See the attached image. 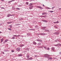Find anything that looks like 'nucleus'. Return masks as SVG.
<instances>
[{
    "label": "nucleus",
    "mask_w": 61,
    "mask_h": 61,
    "mask_svg": "<svg viewBox=\"0 0 61 61\" xmlns=\"http://www.w3.org/2000/svg\"><path fill=\"white\" fill-rule=\"evenodd\" d=\"M7 41H8V39H6L3 42V44H5L6 42H7Z\"/></svg>",
    "instance_id": "3"
},
{
    "label": "nucleus",
    "mask_w": 61,
    "mask_h": 61,
    "mask_svg": "<svg viewBox=\"0 0 61 61\" xmlns=\"http://www.w3.org/2000/svg\"><path fill=\"white\" fill-rule=\"evenodd\" d=\"M54 59H57V58H54Z\"/></svg>",
    "instance_id": "60"
},
{
    "label": "nucleus",
    "mask_w": 61,
    "mask_h": 61,
    "mask_svg": "<svg viewBox=\"0 0 61 61\" xmlns=\"http://www.w3.org/2000/svg\"><path fill=\"white\" fill-rule=\"evenodd\" d=\"M37 35H40V34H39L37 33Z\"/></svg>",
    "instance_id": "56"
},
{
    "label": "nucleus",
    "mask_w": 61,
    "mask_h": 61,
    "mask_svg": "<svg viewBox=\"0 0 61 61\" xmlns=\"http://www.w3.org/2000/svg\"><path fill=\"white\" fill-rule=\"evenodd\" d=\"M51 9V8H49V7H47V8H46V9Z\"/></svg>",
    "instance_id": "30"
},
{
    "label": "nucleus",
    "mask_w": 61,
    "mask_h": 61,
    "mask_svg": "<svg viewBox=\"0 0 61 61\" xmlns=\"http://www.w3.org/2000/svg\"><path fill=\"white\" fill-rule=\"evenodd\" d=\"M33 6H31L29 7L30 9H33Z\"/></svg>",
    "instance_id": "8"
},
{
    "label": "nucleus",
    "mask_w": 61,
    "mask_h": 61,
    "mask_svg": "<svg viewBox=\"0 0 61 61\" xmlns=\"http://www.w3.org/2000/svg\"><path fill=\"white\" fill-rule=\"evenodd\" d=\"M55 46H57V44L56 45H55Z\"/></svg>",
    "instance_id": "42"
},
{
    "label": "nucleus",
    "mask_w": 61,
    "mask_h": 61,
    "mask_svg": "<svg viewBox=\"0 0 61 61\" xmlns=\"http://www.w3.org/2000/svg\"><path fill=\"white\" fill-rule=\"evenodd\" d=\"M42 15H45L44 12H43V13H42Z\"/></svg>",
    "instance_id": "40"
},
{
    "label": "nucleus",
    "mask_w": 61,
    "mask_h": 61,
    "mask_svg": "<svg viewBox=\"0 0 61 61\" xmlns=\"http://www.w3.org/2000/svg\"><path fill=\"white\" fill-rule=\"evenodd\" d=\"M10 28H12V26L10 25Z\"/></svg>",
    "instance_id": "29"
},
{
    "label": "nucleus",
    "mask_w": 61,
    "mask_h": 61,
    "mask_svg": "<svg viewBox=\"0 0 61 61\" xmlns=\"http://www.w3.org/2000/svg\"><path fill=\"white\" fill-rule=\"evenodd\" d=\"M10 14H8L7 15V17H10Z\"/></svg>",
    "instance_id": "21"
},
{
    "label": "nucleus",
    "mask_w": 61,
    "mask_h": 61,
    "mask_svg": "<svg viewBox=\"0 0 61 61\" xmlns=\"http://www.w3.org/2000/svg\"><path fill=\"white\" fill-rule=\"evenodd\" d=\"M10 23H12L11 22H8L7 23V24H10Z\"/></svg>",
    "instance_id": "48"
},
{
    "label": "nucleus",
    "mask_w": 61,
    "mask_h": 61,
    "mask_svg": "<svg viewBox=\"0 0 61 61\" xmlns=\"http://www.w3.org/2000/svg\"><path fill=\"white\" fill-rule=\"evenodd\" d=\"M39 46L40 45H41V43L40 42H39L38 44H37Z\"/></svg>",
    "instance_id": "13"
},
{
    "label": "nucleus",
    "mask_w": 61,
    "mask_h": 61,
    "mask_svg": "<svg viewBox=\"0 0 61 61\" xmlns=\"http://www.w3.org/2000/svg\"><path fill=\"white\" fill-rule=\"evenodd\" d=\"M22 6V5H19V6Z\"/></svg>",
    "instance_id": "51"
},
{
    "label": "nucleus",
    "mask_w": 61,
    "mask_h": 61,
    "mask_svg": "<svg viewBox=\"0 0 61 61\" xmlns=\"http://www.w3.org/2000/svg\"><path fill=\"white\" fill-rule=\"evenodd\" d=\"M42 21H43V22H47V21L46 20H42Z\"/></svg>",
    "instance_id": "22"
},
{
    "label": "nucleus",
    "mask_w": 61,
    "mask_h": 61,
    "mask_svg": "<svg viewBox=\"0 0 61 61\" xmlns=\"http://www.w3.org/2000/svg\"><path fill=\"white\" fill-rule=\"evenodd\" d=\"M4 52H7V51L5 50H4Z\"/></svg>",
    "instance_id": "50"
},
{
    "label": "nucleus",
    "mask_w": 61,
    "mask_h": 61,
    "mask_svg": "<svg viewBox=\"0 0 61 61\" xmlns=\"http://www.w3.org/2000/svg\"><path fill=\"white\" fill-rule=\"evenodd\" d=\"M23 20V18H21L19 19V20H20V21H21V20Z\"/></svg>",
    "instance_id": "35"
},
{
    "label": "nucleus",
    "mask_w": 61,
    "mask_h": 61,
    "mask_svg": "<svg viewBox=\"0 0 61 61\" xmlns=\"http://www.w3.org/2000/svg\"><path fill=\"white\" fill-rule=\"evenodd\" d=\"M49 12H51V13H52V12H53L54 11H49Z\"/></svg>",
    "instance_id": "31"
},
{
    "label": "nucleus",
    "mask_w": 61,
    "mask_h": 61,
    "mask_svg": "<svg viewBox=\"0 0 61 61\" xmlns=\"http://www.w3.org/2000/svg\"><path fill=\"white\" fill-rule=\"evenodd\" d=\"M17 35H13V36H14L15 37V36H17Z\"/></svg>",
    "instance_id": "47"
},
{
    "label": "nucleus",
    "mask_w": 61,
    "mask_h": 61,
    "mask_svg": "<svg viewBox=\"0 0 61 61\" xmlns=\"http://www.w3.org/2000/svg\"><path fill=\"white\" fill-rule=\"evenodd\" d=\"M18 56H23V54H21L18 55Z\"/></svg>",
    "instance_id": "10"
},
{
    "label": "nucleus",
    "mask_w": 61,
    "mask_h": 61,
    "mask_svg": "<svg viewBox=\"0 0 61 61\" xmlns=\"http://www.w3.org/2000/svg\"><path fill=\"white\" fill-rule=\"evenodd\" d=\"M43 17L46 18V15H45L44 16H43Z\"/></svg>",
    "instance_id": "32"
},
{
    "label": "nucleus",
    "mask_w": 61,
    "mask_h": 61,
    "mask_svg": "<svg viewBox=\"0 0 61 61\" xmlns=\"http://www.w3.org/2000/svg\"><path fill=\"white\" fill-rule=\"evenodd\" d=\"M29 48H27L26 49V50H27V51H28L29 50Z\"/></svg>",
    "instance_id": "23"
},
{
    "label": "nucleus",
    "mask_w": 61,
    "mask_h": 61,
    "mask_svg": "<svg viewBox=\"0 0 61 61\" xmlns=\"http://www.w3.org/2000/svg\"><path fill=\"white\" fill-rule=\"evenodd\" d=\"M46 34L45 33H42L40 34V35L41 36H45V35Z\"/></svg>",
    "instance_id": "7"
},
{
    "label": "nucleus",
    "mask_w": 61,
    "mask_h": 61,
    "mask_svg": "<svg viewBox=\"0 0 61 61\" xmlns=\"http://www.w3.org/2000/svg\"><path fill=\"white\" fill-rule=\"evenodd\" d=\"M27 58H28L29 57L30 55H27Z\"/></svg>",
    "instance_id": "15"
},
{
    "label": "nucleus",
    "mask_w": 61,
    "mask_h": 61,
    "mask_svg": "<svg viewBox=\"0 0 61 61\" xmlns=\"http://www.w3.org/2000/svg\"><path fill=\"white\" fill-rule=\"evenodd\" d=\"M27 35L28 36H30V34L29 33H27Z\"/></svg>",
    "instance_id": "27"
},
{
    "label": "nucleus",
    "mask_w": 61,
    "mask_h": 61,
    "mask_svg": "<svg viewBox=\"0 0 61 61\" xmlns=\"http://www.w3.org/2000/svg\"><path fill=\"white\" fill-rule=\"evenodd\" d=\"M35 57H37V55H35Z\"/></svg>",
    "instance_id": "52"
},
{
    "label": "nucleus",
    "mask_w": 61,
    "mask_h": 61,
    "mask_svg": "<svg viewBox=\"0 0 61 61\" xmlns=\"http://www.w3.org/2000/svg\"><path fill=\"white\" fill-rule=\"evenodd\" d=\"M26 60H29V59H28H28H26Z\"/></svg>",
    "instance_id": "58"
},
{
    "label": "nucleus",
    "mask_w": 61,
    "mask_h": 61,
    "mask_svg": "<svg viewBox=\"0 0 61 61\" xmlns=\"http://www.w3.org/2000/svg\"><path fill=\"white\" fill-rule=\"evenodd\" d=\"M37 7H38V8H40L41 9H43V8L42 7H40V6H37Z\"/></svg>",
    "instance_id": "4"
},
{
    "label": "nucleus",
    "mask_w": 61,
    "mask_h": 61,
    "mask_svg": "<svg viewBox=\"0 0 61 61\" xmlns=\"http://www.w3.org/2000/svg\"><path fill=\"white\" fill-rule=\"evenodd\" d=\"M44 48H45V49H47V47H46L45 46L44 47Z\"/></svg>",
    "instance_id": "38"
},
{
    "label": "nucleus",
    "mask_w": 61,
    "mask_h": 61,
    "mask_svg": "<svg viewBox=\"0 0 61 61\" xmlns=\"http://www.w3.org/2000/svg\"><path fill=\"white\" fill-rule=\"evenodd\" d=\"M20 36V35H19L17 36V37H19Z\"/></svg>",
    "instance_id": "41"
},
{
    "label": "nucleus",
    "mask_w": 61,
    "mask_h": 61,
    "mask_svg": "<svg viewBox=\"0 0 61 61\" xmlns=\"http://www.w3.org/2000/svg\"><path fill=\"white\" fill-rule=\"evenodd\" d=\"M57 41H58V40H56L55 41L56 42H57Z\"/></svg>",
    "instance_id": "44"
},
{
    "label": "nucleus",
    "mask_w": 61,
    "mask_h": 61,
    "mask_svg": "<svg viewBox=\"0 0 61 61\" xmlns=\"http://www.w3.org/2000/svg\"><path fill=\"white\" fill-rule=\"evenodd\" d=\"M45 31H48V32H49V30H48L45 29Z\"/></svg>",
    "instance_id": "18"
},
{
    "label": "nucleus",
    "mask_w": 61,
    "mask_h": 61,
    "mask_svg": "<svg viewBox=\"0 0 61 61\" xmlns=\"http://www.w3.org/2000/svg\"><path fill=\"white\" fill-rule=\"evenodd\" d=\"M14 50H12V51H11V52H14Z\"/></svg>",
    "instance_id": "46"
},
{
    "label": "nucleus",
    "mask_w": 61,
    "mask_h": 61,
    "mask_svg": "<svg viewBox=\"0 0 61 61\" xmlns=\"http://www.w3.org/2000/svg\"><path fill=\"white\" fill-rule=\"evenodd\" d=\"M16 9L17 10H20V9L18 8H16Z\"/></svg>",
    "instance_id": "20"
},
{
    "label": "nucleus",
    "mask_w": 61,
    "mask_h": 61,
    "mask_svg": "<svg viewBox=\"0 0 61 61\" xmlns=\"http://www.w3.org/2000/svg\"><path fill=\"white\" fill-rule=\"evenodd\" d=\"M28 59H29V60H30V58H28Z\"/></svg>",
    "instance_id": "63"
},
{
    "label": "nucleus",
    "mask_w": 61,
    "mask_h": 61,
    "mask_svg": "<svg viewBox=\"0 0 61 61\" xmlns=\"http://www.w3.org/2000/svg\"><path fill=\"white\" fill-rule=\"evenodd\" d=\"M42 5H43V6H45V5H44V4H43Z\"/></svg>",
    "instance_id": "64"
},
{
    "label": "nucleus",
    "mask_w": 61,
    "mask_h": 61,
    "mask_svg": "<svg viewBox=\"0 0 61 61\" xmlns=\"http://www.w3.org/2000/svg\"><path fill=\"white\" fill-rule=\"evenodd\" d=\"M1 8H2V9H5V8L3 7H1Z\"/></svg>",
    "instance_id": "53"
},
{
    "label": "nucleus",
    "mask_w": 61,
    "mask_h": 61,
    "mask_svg": "<svg viewBox=\"0 0 61 61\" xmlns=\"http://www.w3.org/2000/svg\"><path fill=\"white\" fill-rule=\"evenodd\" d=\"M59 54H60V55H61V52H60L59 53Z\"/></svg>",
    "instance_id": "57"
},
{
    "label": "nucleus",
    "mask_w": 61,
    "mask_h": 61,
    "mask_svg": "<svg viewBox=\"0 0 61 61\" xmlns=\"http://www.w3.org/2000/svg\"><path fill=\"white\" fill-rule=\"evenodd\" d=\"M11 39H15V37H12Z\"/></svg>",
    "instance_id": "49"
},
{
    "label": "nucleus",
    "mask_w": 61,
    "mask_h": 61,
    "mask_svg": "<svg viewBox=\"0 0 61 61\" xmlns=\"http://www.w3.org/2000/svg\"><path fill=\"white\" fill-rule=\"evenodd\" d=\"M43 17L46 18V15H45L44 16H43Z\"/></svg>",
    "instance_id": "33"
},
{
    "label": "nucleus",
    "mask_w": 61,
    "mask_h": 61,
    "mask_svg": "<svg viewBox=\"0 0 61 61\" xmlns=\"http://www.w3.org/2000/svg\"><path fill=\"white\" fill-rule=\"evenodd\" d=\"M36 43L35 41H34V42H33V44L34 45H36Z\"/></svg>",
    "instance_id": "16"
},
{
    "label": "nucleus",
    "mask_w": 61,
    "mask_h": 61,
    "mask_svg": "<svg viewBox=\"0 0 61 61\" xmlns=\"http://www.w3.org/2000/svg\"><path fill=\"white\" fill-rule=\"evenodd\" d=\"M29 58H30V60H32L33 59V58H32L31 57Z\"/></svg>",
    "instance_id": "26"
},
{
    "label": "nucleus",
    "mask_w": 61,
    "mask_h": 61,
    "mask_svg": "<svg viewBox=\"0 0 61 61\" xmlns=\"http://www.w3.org/2000/svg\"><path fill=\"white\" fill-rule=\"evenodd\" d=\"M43 15H41L40 16V17H43Z\"/></svg>",
    "instance_id": "37"
},
{
    "label": "nucleus",
    "mask_w": 61,
    "mask_h": 61,
    "mask_svg": "<svg viewBox=\"0 0 61 61\" xmlns=\"http://www.w3.org/2000/svg\"><path fill=\"white\" fill-rule=\"evenodd\" d=\"M33 5V4L32 3H31L29 5V6H32Z\"/></svg>",
    "instance_id": "19"
},
{
    "label": "nucleus",
    "mask_w": 61,
    "mask_h": 61,
    "mask_svg": "<svg viewBox=\"0 0 61 61\" xmlns=\"http://www.w3.org/2000/svg\"><path fill=\"white\" fill-rule=\"evenodd\" d=\"M46 27H44L42 28V29L43 30H45V28H46Z\"/></svg>",
    "instance_id": "17"
},
{
    "label": "nucleus",
    "mask_w": 61,
    "mask_h": 61,
    "mask_svg": "<svg viewBox=\"0 0 61 61\" xmlns=\"http://www.w3.org/2000/svg\"><path fill=\"white\" fill-rule=\"evenodd\" d=\"M47 13L46 12H44V15H47Z\"/></svg>",
    "instance_id": "36"
},
{
    "label": "nucleus",
    "mask_w": 61,
    "mask_h": 61,
    "mask_svg": "<svg viewBox=\"0 0 61 61\" xmlns=\"http://www.w3.org/2000/svg\"><path fill=\"white\" fill-rule=\"evenodd\" d=\"M26 5H28V2H26Z\"/></svg>",
    "instance_id": "43"
},
{
    "label": "nucleus",
    "mask_w": 61,
    "mask_h": 61,
    "mask_svg": "<svg viewBox=\"0 0 61 61\" xmlns=\"http://www.w3.org/2000/svg\"><path fill=\"white\" fill-rule=\"evenodd\" d=\"M16 50L18 51H20V48H17Z\"/></svg>",
    "instance_id": "9"
},
{
    "label": "nucleus",
    "mask_w": 61,
    "mask_h": 61,
    "mask_svg": "<svg viewBox=\"0 0 61 61\" xmlns=\"http://www.w3.org/2000/svg\"><path fill=\"white\" fill-rule=\"evenodd\" d=\"M52 50L54 51V48L53 47H52L51 48Z\"/></svg>",
    "instance_id": "25"
},
{
    "label": "nucleus",
    "mask_w": 61,
    "mask_h": 61,
    "mask_svg": "<svg viewBox=\"0 0 61 61\" xmlns=\"http://www.w3.org/2000/svg\"><path fill=\"white\" fill-rule=\"evenodd\" d=\"M36 40L37 41H38V42H42V40L40 39H37Z\"/></svg>",
    "instance_id": "2"
},
{
    "label": "nucleus",
    "mask_w": 61,
    "mask_h": 61,
    "mask_svg": "<svg viewBox=\"0 0 61 61\" xmlns=\"http://www.w3.org/2000/svg\"><path fill=\"white\" fill-rule=\"evenodd\" d=\"M20 36H22V37H23V36H23L22 35H21Z\"/></svg>",
    "instance_id": "62"
},
{
    "label": "nucleus",
    "mask_w": 61,
    "mask_h": 61,
    "mask_svg": "<svg viewBox=\"0 0 61 61\" xmlns=\"http://www.w3.org/2000/svg\"><path fill=\"white\" fill-rule=\"evenodd\" d=\"M57 44V45L58 46H60V44Z\"/></svg>",
    "instance_id": "28"
},
{
    "label": "nucleus",
    "mask_w": 61,
    "mask_h": 61,
    "mask_svg": "<svg viewBox=\"0 0 61 61\" xmlns=\"http://www.w3.org/2000/svg\"><path fill=\"white\" fill-rule=\"evenodd\" d=\"M47 50H49L50 49L49 48H47Z\"/></svg>",
    "instance_id": "34"
},
{
    "label": "nucleus",
    "mask_w": 61,
    "mask_h": 61,
    "mask_svg": "<svg viewBox=\"0 0 61 61\" xmlns=\"http://www.w3.org/2000/svg\"><path fill=\"white\" fill-rule=\"evenodd\" d=\"M21 46H25V45H24L22 44L21 45Z\"/></svg>",
    "instance_id": "55"
},
{
    "label": "nucleus",
    "mask_w": 61,
    "mask_h": 61,
    "mask_svg": "<svg viewBox=\"0 0 61 61\" xmlns=\"http://www.w3.org/2000/svg\"><path fill=\"white\" fill-rule=\"evenodd\" d=\"M50 56V55L47 54H45L44 55V57H46V58H48Z\"/></svg>",
    "instance_id": "1"
},
{
    "label": "nucleus",
    "mask_w": 61,
    "mask_h": 61,
    "mask_svg": "<svg viewBox=\"0 0 61 61\" xmlns=\"http://www.w3.org/2000/svg\"><path fill=\"white\" fill-rule=\"evenodd\" d=\"M59 10H61V8H59Z\"/></svg>",
    "instance_id": "54"
},
{
    "label": "nucleus",
    "mask_w": 61,
    "mask_h": 61,
    "mask_svg": "<svg viewBox=\"0 0 61 61\" xmlns=\"http://www.w3.org/2000/svg\"><path fill=\"white\" fill-rule=\"evenodd\" d=\"M15 1V0H12L11 1H9V2L8 3H11L12 2H13V1Z\"/></svg>",
    "instance_id": "14"
},
{
    "label": "nucleus",
    "mask_w": 61,
    "mask_h": 61,
    "mask_svg": "<svg viewBox=\"0 0 61 61\" xmlns=\"http://www.w3.org/2000/svg\"><path fill=\"white\" fill-rule=\"evenodd\" d=\"M8 29L9 30H10V31L12 30V29L10 28H8Z\"/></svg>",
    "instance_id": "24"
},
{
    "label": "nucleus",
    "mask_w": 61,
    "mask_h": 61,
    "mask_svg": "<svg viewBox=\"0 0 61 61\" xmlns=\"http://www.w3.org/2000/svg\"><path fill=\"white\" fill-rule=\"evenodd\" d=\"M1 43H2V42H3V40H4V39H1Z\"/></svg>",
    "instance_id": "12"
},
{
    "label": "nucleus",
    "mask_w": 61,
    "mask_h": 61,
    "mask_svg": "<svg viewBox=\"0 0 61 61\" xmlns=\"http://www.w3.org/2000/svg\"><path fill=\"white\" fill-rule=\"evenodd\" d=\"M34 31L35 30V29H32Z\"/></svg>",
    "instance_id": "59"
},
{
    "label": "nucleus",
    "mask_w": 61,
    "mask_h": 61,
    "mask_svg": "<svg viewBox=\"0 0 61 61\" xmlns=\"http://www.w3.org/2000/svg\"><path fill=\"white\" fill-rule=\"evenodd\" d=\"M53 59V58L52 57H50L48 58V60H51L52 59Z\"/></svg>",
    "instance_id": "6"
},
{
    "label": "nucleus",
    "mask_w": 61,
    "mask_h": 61,
    "mask_svg": "<svg viewBox=\"0 0 61 61\" xmlns=\"http://www.w3.org/2000/svg\"><path fill=\"white\" fill-rule=\"evenodd\" d=\"M2 53L3 54H5V53L4 52H2Z\"/></svg>",
    "instance_id": "45"
},
{
    "label": "nucleus",
    "mask_w": 61,
    "mask_h": 61,
    "mask_svg": "<svg viewBox=\"0 0 61 61\" xmlns=\"http://www.w3.org/2000/svg\"><path fill=\"white\" fill-rule=\"evenodd\" d=\"M59 34V33L58 32H56L54 33V35H55L56 34L57 35H58Z\"/></svg>",
    "instance_id": "5"
},
{
    "label": "nucleus",
    "mask_w": 61,
    "mask_h": 61,
    "mask_svg": "<svg viewBox=\"0 0 61 61\" xmlns=\"http://www.w3.org/2000/svg\"><path fill=\"white\" fill-rule=\"evenodd\" d=\"M52 10H53V9H54V8L53 7H52Z\"/></svg>",
    "instance_id": "61"
},
{
    "label": "nucleus",
    "mask_w": 61,
    "mask_h": 61,
    "mask_svg": "<svg viewBox=\"0 0 61 61\" xmlns=\"http://www.w3.org/2000/svg\"><path fill=\"white\" fill-rule=\"evenodd\" d=\"M39 48H43L44 47V46L43 47H39Z\"/></svg>",
    "instance_id": "39"
},
{
    "label": "nucleus",
    "mask_w": 61,
    "mask_h": 61,
    "mask_svg": "<svg viewBox=\"0 0 61 61\" xmlns=\"http://www.w3.org/2000/svg\"><path fill=\"white\" fill-rule=\"evenodd\" d=\"M58 23H59V22H58V21H57V22H54V24H57Z\"/></svg>",
    "instance_id": "11"
}]
</instances>
